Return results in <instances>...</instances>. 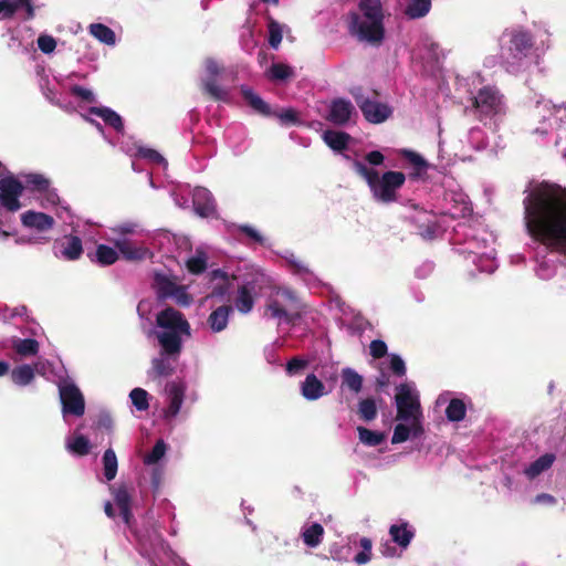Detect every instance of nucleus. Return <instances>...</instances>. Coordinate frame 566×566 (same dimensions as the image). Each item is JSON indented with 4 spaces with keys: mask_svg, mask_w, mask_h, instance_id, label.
Returning a JSON list of instances; mask_svg holds the SVG:
<instances>
[{
    "mask_svg": "<svg viewBox=\"0 0 566 566\" xmlns=\"http://www.w3.org/2000/svg\"><path fill=\"white\" fill-rule=\"evenodd\" d=\"M531 239L551 252L566 255V188L542 181L523 200Z\"/></svg>",
    "mask_w": 566,
    "mask_h": 566,
    "instance_id": "f257e3e1",
    "label": "nucleus"
},
{
    "mask_svg": "<svg viewBox=\"0 0 566 566\" xmlns=\"http://www.w3.org/2000/svg\"><path fill=\"white\" fill-rule=\"evenodd\" d=\"M156 324L164 329L156 334L163 352L169 356L178 355L182 348V335L189 336L191 329L185 315L169 306L156 315Z\"/></svg>",
    "mask_w": 566,
    "mask_h": 566,
    "instance_id": "f03ea898",
    "label": "nucleus"
},
{
    "mask_svg": "<svg viewBox=\"0 0 566 566\" xmlns=\"http://www.w3.org/2000/svg\"><path fill=\"white\" fill-rule=\"evenodd\" d=\"M354 170L363 177L374 197L382 202H392L397 199L396 191L401 188L406 181V176L401 171H386L380 177L374 168L367 167L359 160H354Z\"/></svg>",
    "mask_w": 566,
    "mask_h": 566,
    "instance_id": "7ed1b4c3",
    "label": "nucleus"
},
{
    "mask_svg": "<svg viewBox=\"0 0 566 566\" xmlns=\"http://www.w3.org/2000/svg\"><path fill=\"white\" fill-rule=\"evenodd\" d=\"M301 303L296 293L286 287H279L269 296L264 314L271 318L294 324L301 317Z\"/></svg>",
    "mask_w": 566,
    "mask_h": 566,
    "instance_id": "20e7f679",
    "label": "nucleus"
},
{
    "mask_svg": "<svg viewBox=\"0 0 566 566\" xmlns=\"http://www.w3.org/2000/svg\"><path fill=\"white\" fill-rule=\"evenodd\" d=\"M349 30L359 41L379 45L385 38L384 23L363 19L359 13L350 12Z\"/></svg>",
    "mask_w": 566,
    "mask_h": 566,
    "instance_id": "39448f33",
    "label": "nucleus"
},
{
    "mask_svg": "<svg viewBox=\"0 0 566 566\" xmlns=\"http://www.w3.org/2000/svg\"><path fill=\"white\" fill-rule=\"evenodd\" d=\"M350 94L367 122L371 124H380L391 116L392 111L387 104L365 97L361 87L350 90Z\"/></svg>",
    "mask_w": 566,
    "mask_h": 566,
    "instance_id": "423d86ee",
    "label": "nucleus"
},
{
    "mask_svg": "<svg viewBox=\"0 0 566 566\" xmlns=\"http://www.w3.org/2000/svg\"><path fill=\"white\" fill-rule=\"evenodd\" d=\"M533 45L534 41L531 33L525 31L512 32L507 55H502L503 63L506 65V70L511 71V66L514 67L518 65L520 62L527 56Z\"/></svg>",
    "mask_w": 566,
    "mask_h": 566,
    "instance_id": "0eeeda50",
    "label": "nucleus"
},
{
    "mask_svg": "<svg viewBox=\"0 0 566 566\" xmlns=\"http://www.w3.org/2000/svg\"><path fill=\"white\" fill-rule=\"evenodd\" d=\"M24 185L14 176L0 179V206L10 212L20 210V197L23 195Z\"/></svg>",
    "mask_w": 566,
    "mask_h": 566,
    "instance_id": "6e6552de",
    "label": "nucleus"
},
{
    "mask_svg": "<svg viewBox=\"0 0 566 566\" xmlns=\"http://www.w3.org/2000/svg\"><path fill=\"white\" fill-rule=\"evenodd\" d=\"M397 419L408 421L416 418L420 410V402L407 384H400L396 394Z\"/></svg>",
    "mask_w": 566,
    "mask_h": 566,
    "instance_id": "1a4fd4ad",
    "label": "nucleus"
},
{
    "mask_svg": "<svg viewBox=\"0 0 566 566\" xmlns=\"http://www.w3.org/2000/svg\"><path fill=\"white\" fill-rule=\"evenodd\" d=\"M60 399L64 413L81 417L85 412L84 397L74 384H66L60 387Z\"/></svg>",
    "mask_w": 566,
    "mask_h": 566,
    "instance_id": "9d476101",
    "label": "nucleus"
},
{
    "mask_svg": "<svg viewBox=\"0 0 566 566\" xmlns=\"http://www.w3.org/2000/svg\"><path fill=\"white\" fill-rule=\"evenodd\" d=\"M501 97L499 93L485 86L481 88L478 94L472 98V106L480 115L491 116L499 112Z\"/></svg>",
    "mask_w": 566,
    "mask_h": 566,
    "instance_id": "9b49d317",
    "label": "nucleus"
},
{
    "mask_svg": "<svg viewBox=\"0 0 566 566\" xmlns=\"http://www.w3.org/2000/svg\"><path fill=\"white\" fill-rule=\"evenodd\" d=\"M19 9L24 10V20L29 21L35 17V9L32 0H0V19L7 20L14 17Z\"/></svg>",
    "mask_w": 566,
    "mask_h": 566,
    "instance_id": "f8f14e48",
    "label": "nucleus"
},
{
    "mask_svg": "<svg viewBox=\"0 0 566 566\" xmlns=\"http://www.w3.org/2000/svg\"><path fill=\"white\" fill-rule=\"evenodd\" d=\"M59 255L67 261H76L83 254V243L80 237L69 234L55 242Z\"/></svg>",
    "mask_w": 566,
    "mask_h": 566,
    "instance_id": "ddd939ff",
    "label": "nucleus"
},
{
    "mask_svg": "<svg viewBox=\"0 0 566 566\" xmlns=\"http://www.w3.org/2000/svg\"><path fill=\"white\" fill-rule=\"evenodd\" d=\"M355 112L353 104L345 98L333 99L329 106L327 120L337 126L346 125Z\"/></svg>",
    "mask_w": 566,
    "mask_h": 566,
    "instance_id": "4468645a",
    "label": "nucleus"
},
{
    "mask_svg": "<svg viewBox=\"0 0 566 566\" xmlns=\"http://www.w3.org/2000/svg\"><path fill=\"white\" fill-rule=\"evenodd\" d=\"M192 206L200 217H209L216 211V202L211 192L203 187H197L192 192Z\"/></svg>",
    "mask_w": 566,
    "mask_h": 566,
    "instance_id": "2eb2a0df",
    "label": "nucleus"
},
{
    "mask_svg": "<svg viewBox=\"0 0 566 566\" xmlns=\"http://www.w3.org/2000/svg\"><path fill=\"white\" fill-rule=\"evenodd\" d=\"M169 405L165 410L166 418H174L178 415L185 398L186 387L181 381H170L166 385Z\"/></svg>",
    "mask_w": 566,
    "mask_h": 566,
    "instance_id": "dca6fc26",
    "label": "nucleus"
},
{
    "mask_svg": "<svg viewBox=\"0 0 566 566\" xmlns=\"http://www.w3.org/2000/svg\"><path fill=\"white\" fill-rule=\"evenodd\" d=\"M22 224L27 228H34L39 231H45L53 228L55 221L53 217L44 212L29 210L21 216Z\"/></svg>",
    "mask_w": 566,
    "mask_h": 566,
    "instance_id": "f3484780",
    "label": "nucleus"
},
{
    "mask_svg": "<svg viewBox=\"0 0 566 566\" xmlns=\"http://www.w3.org/2000/svg\"><path fill=\"white\" fill-rule=\"evenodd\" d=\"M254 291L255 286L251 282L239 286L234 305L240 313L248 314L252 311L254 306Z\"/></svg>",
    "mask_w": 566,
    "mask_h": 566,
    "instance_id": "a211bd4d",
    "label": "nucleus"
},
{
    "mask_svg": "<svg viewBox=\"0 0 566 566\" xmlns=\"http://www.w3.org/2000/svg\"><path fill=\"white\" fill-rule=\"evenodd\" d=\"M389 535L394 543L401 548H407L415 537V530L410 527L407 521H401L389 527Z\"/></svg>",
    "mask_w": 566,
    "mask_h": 566,
    "instance_id": "6ab92c4d",
    "label": "nucleus"
},
{
    "mask_svg": "<svg viewBox=\"0 0 566 566\" xmlns=\"http://www.w3.org/2000/svg\"><path fill=\"white\" fill-rule=\"evenodd\" d=\"M233 313V307L229 304L221 305L213 310L208 316L207 323L212 332L219 333L227 328L229 316Z\"/></svg>",
    "mask_w": 566,
    "mask_h": 566,
    "instance_id": "aec40b11",
    "label": "nucleus"
},
{
    "mask_svg": "<svg viewBox=\"0 0 566 566\" xmlns=\"http://www.w3.org/2000/svg\"><path fill=\"white\" fill-rule=\"evenodd\" d=\"M302 396L307 400H317L325 392L324 384L314 374H308L301 385Z\"/></svg>",
    "mask_w": 566,
    "mask_h": 566,
    "instance_id": "412c9836",
    "label": "nucleus"
},
{
    "mask_svg": "<svg viewBox=\"0 0 566 566\" xmlns=\"http://www.w3.org/2000/svg\"><path fill=\"white\" fill-rule=\"evenodd\" d=\"M87 258L102 266L114 264L118 260V253L114 248L106 244H97L94 252L88 251Z\"/></svg>",
    "mask_w": 566,
    "mask_h": 566,
    "instance_id": "4be33fe9",
    "label": "nucleus"
},
{
    "mask_svg": "<svg viewBox=\"0 0 566 566\" xmlns=\"http://www.w3.org/2000/svg\"><path fill=\"white\" fill-rule=\"evenodd\" d=\"M90 114L101 117L104 123L116 132L120 133L124 130V123L122 117L112 108L105 106H92L88 109Z\"/></svg>",
    "mask_w": 566,
    "mask_h": 566,
    "instance_id": "5701e85b",
    "label": "nucleus"
},
{
    "mask_svg": "<svg viewBox=\"0 0 566 566\" xmlns=\"http://www.w3.org/2000/svg\"><path fill=\"white\" fill-rule=\"evenodd\" d=\"M241 94L244 101L254 112L265 117L272 116V109L270 105L264 102L258 94H255L252 88L242 86Z\"/></svg>",
    "mask_w": 566,
    "mask_h": 566,
    "instance_id": "b1692460",
    "label": "nucleus"
},
{
    "mask_svg": "<svg viewBox=\"0 0 566 566\" xmlns=\"http://www.w3.org/2000/svg\"><path fill=\"white\" fill-rule=\"evenodd\" d=\"M358 9V13L363 19L384 23V13L380 0H360Z\"/></svg>",
    "mask_w": 566,
    "mask_h": 566,
    "instance_id": "393cba45",
    "label": "nucleus"
},
{
    "mask_svg": "<svg viewBox=\"0 0 566 566\" xmlns=\"http://www.w3.org/2000/svg\"><path fill=\"white\" fill-rule=\"evenodd\" d=\"M115 247L128 261H140L148 254V249L136 247L128 240H117Z\"/></svg>",
    "mask_w": 566,
    "mask_h": 566,
    "instance_id": "a878e982",
    "label": "nucleus"
},
{
    "mask_svg": "<svg viewBox=\"0 0 566 566\" xmlns=\"http://www.w3.org/2000/svg\"><path fill=\"white\" fill-rule=\"evenodd\" d=\"M324 142L335 151H343L348 147L350 135L345 132L328 129L324 132Z\"/></svg>",
    "mask_w": 566,
    "mask_h": 566,
    "instance_id": "bb28decb",
    "label": "nucleus"
},
{
    "mask_svg": "<svg viewBox=\"0 0 566 566\" xmlns=\"http://www.w3.org/2000/svg\"><path fill=\"white\" fill-rule=\"evenodd\" d=\"M324 534V527L319 523H312L303 528L301 537L306 546L314 548L322 543Z\"/></svg>",
    "mask_w": 566,
    "mask_h": 566,
    "instance_id": "cd10ccee",
    "label": "nucleus"
},
{
    "mask_svg": "<svg viewBox=\"0 0 566 566\" xmlns=\"http://www.w3.org/2000/svg\"><path fill=\"white\" fill-rule=\"evenodd\" d=\"M555 460L553 454L546 453L539 457L537 460L532 462L526 469L525 474L530 479H534L545 470L549 469Z\"/></svg>",
    "mask_w": 566,
    "mask_h": 566,
    "instance_id": "c85d7f7f",
    "label": "nucleus"
},
{
    "mask_svg": "<svg viewBox=\"0 0 566 566\" xmlns=\"http://www.w3.org/2000/svg\"><path fill=\"white\" fill-rule=\"evenodd\" d=\"M90 33L102 43L113 45L116 42L115 32L103 23H92L90 27Z\"/></svg>",
    "mask_w": 566,
    "mask_h": 566,
    "instance_id": "c756f323",
    "label": "nucleus"
},
{
    "mask_svg": "<svg viewBox=\"0 0 566 566\" xmlns=\"http://www.w3.org/2000/svg\"><path fill=\"white\" fill-rule=\"evenodd\" d=\"M25 186L31 191L42 192L49 190L51 186L50 179L42 174H27L23 176Z\"/></svg>",
    "mask_w": 566,
    "mask_h": 566,
    "instance_id": "7c9ffc66",
    "label": "nucleus"
},
{
    "mask_svg": "<svg viewBox=\"0 0 566 566\" xmlns=\"http://www.w3.org/2000/svg\"><path fill=\"white\" fill-rule=\"evenodd\" d=\"M363 377L354 369L347 367L342 370V385L358 394L363 388Z\"/></svg>",
    "mask_w": 566,
    "mask_h": 566,
    "instance_id": "2f4dec72",
    "label": "nucleus"
},
{
    "mask_svg": "<svg viewBox=\"0 0 566 566\" xmlns=\"http://www.w3.org/2000/svg\"><path fill=\"white\" fill-rule=\"evenodd\" d=\"M164 355L166 354L161 350L160 357H156L151 360L150 373L154 375V377H167L170 376L175 370L170 360L164 357Z\"/></svg>",
    "mask_w": 566,
    "mask_h": 566,
    "instance_id": "473e14b6",
    "label": "nucleus"
},
{
    "mask_svg": "<svg viewBox=\"0 0 566 566\" xmlns=\"http://www.w3.org/2000/svg\"><path fill=\"white\" fill-rule=\"evenodd\" d=\"M358 416L361 420L370 422L377 417V403L371 397L364 398L358 402Z\"/></svg>",
    "mask_w": 566,
    "mask_h": 566,
    "instance_id": "72a5a7b5",
    "label": "nucleus"
},
{
    "mask_svg": "<svg viewBox=\"0 0 566 566\" xmlns=\"http://www.w3.org/2000/svg\"><path fill=\"white\" fill-rule=\"evenodd\" d=\"M467 413L465 403L459 399L453 398L450 400L449 405L446 408V416L449 421L459 422L464 419Z\"/></svg>",
    "mask_w": 566,
    "mask_h": 566,
    "instance_id": "f704fd0d",
    "label": "nucleus"
},
{
    "mask_svg": "<svg viewBox=\"0 0 566 566\" xmlns=\"http://www.w3.org/2000/svg\"><path fill=\"white\" fill-rule=\"evenodd\" d=\"M11 379L15 385L25 386L34 379V369L30 365H21L11 371Z\"/></svg>",
    "mask_w": 566,
    "mask_h": 566,
    "instance_id": "c9c22d12",
    "label": "nucleus"
},
{
    "mask_svg": "<svg viewBox=\"0 0 566 566\" xmlns=\"http://www.w3.org/2000/svg\"><path fill=\"white\" fill-rule=\"evenodd\" d=\"M401 155L412 165L413 172L410 174L411 178H417L423 174L428 167L427 161L417 153L403 149Z\"/></svg>",
    "mask_w": 566,
    "mask_h": 566,
    "instance_id": "e433bc0d",
    "label": "nucleus"
},
{
    "mask_svg": "<svg viewBox=\"0 0 566 566\" xmlns=\"http://www.w3.org/2000/svg\"><path fill=\"white\" fill-rule=\"evenodd\" d=\"M271 81H286L294 76L293 69L284 63H273L266 72Z\"/></svg>",
    "mask_w": 566,
    "mask_h": 566,
    "instance_id": "4c0bfd02",
    "label": "nucleus"
},
{
    "mask_svg": "<svg viewBox=\"0 0 566 566\" xmlns=\"http://www.w3.org/2000/svg\"><path fill=\"white\" fill-rule=\"evenodd\" d=\"M431 9V0H410L406 8V14L410 19L424 17Z\"/></svg>",
    "mask_w": 566,
    "mask_h": 566,
    "instance_id": "58836bf2",
    "label": "nucleus"
},
{
    "mask_svg": "<svg viewBox=\"0 0 566 566\" xmlns=\"http://www.w3.org/2000/svg\"><path fill=\"white\" fill-rule=\"evenodd\" d=\"M104 475L107 481L115 479L117 474V458L113 449H107L103 454Z\"/></svg>",
    "mask_w": 566,
    "mask_h": 566,
    "instance_id": "ea45409f",
    "label": "nucleus"
},
{
    "mask_svg": "<svg viewBox=\"0 0 566 566\" xmlns=\"http://www.w3.org/2000/svg\"><path fill=\"white\" fill-rule=\"evenodd\" d=\"M358 437L360 442L368 447H377L385 440V433L373 431L365 427H358Z\"/></svg>",
    "mask_w": 566,
    "mask_h": 566,
    "instance_id": "a19ab883",
    "label": "nucleus"
},
{
    "mask_svg": "<svg viewBox=\"0 0 566 566\" xmlns=\"http://www.w3.org/2000/svg\"><path fill=\"white\" fill-rule=\"evenodd\" d=\"M186 268L191 274L195 275L203 273L207 269L206 254L201 251H197L196 255L187 260Z\"/></svg>",
    "mask_w": 566,
    "mask_h": 566,
    "instance_id": "79ce46f5",
    "label": "nucleus"
},
{
    "mask_svg": "<svg viewBox=\"0 0 566 566\" xmlns=\"http://www.w3.org/2000/svg\"><path fill=\"white\" fill-rule=\"evenodd\" d=\"M203 91L214 101H227L228 98V92L217 84L216 78L203 81Z\"/></svg>",
    "mask_w": 566,
    "mask_h": 566,
    "instance_id": "37998d69",
    "label": "nucleus"
},
{
    "mask_svg": "<svg viewBox=\"0 0 566 566\" xmlns=\"http://www.w3.org/2000/svg\"><path fill=\"white\" fill-rule=\"evenodd\" d=\"M269 44L273 49H277L283 39V31L281 24L273 18L269 19Z\"/></svg>",
    "mask_w": 566,
    "mask_h": 566,
    "instance_id": "c03bdc74",
    "label": "nucleus"
},
{
    "mask_svg": "<svg viewBox=\"0 0 566 566\" xmlns=\"http://www.w3.org/2000/svg\"><path fill=\"white\" fill-rule=\"evenodd\" d=\"M67 448L73 453L81 457L88 454L91 451L90 440L83 434L74 437V439L69 442Z\"/></svg>",
    "mask_w": 566,
    "mask_h": 566,
    "instance_id": "a18cd8bd",
    "label": "nucleus"
},
{
    "mask_svg": "<svg viewBox=\"0 0 566 566\" xmlns=\"http://www.w3.org/2000/svg\"><path fill=\"white\" fill-rule=\"evenodd\" d=\"M129 398L137 410L145 411L149 408L148 392L145 389L134 388L129 394Z\"/></svg>",
    "mask_w": 566,
    "mask_h": 566,
    "instance_id": "49530a36",
    "label": "nucleus"
},
{
    "mask_svg": "<svg viewBox=\"0 0 566 566\" xmlns=\"http://www.w3.org/2000/svg\"><path fill=\"white\" fill-rule=\"evenodd\" d=\"M15 350L21 356L36 355L39 352V343L34 338L20 339L15 345Z\"/></svg>",
    "mask_w": 566,
    "mask_h": 566,
    "instance_id": "de8ad7c7",
    "label": "nucleus"
},
{
    "mask_svg": "<svg viewBox=\"0 0 566 566\" xmlns=\"http://www.w3.org/2000/svg\"><path fill=\"white\" fill-rule=\"evenodd\" d=\"M165 452L166 443L164 440H158L151 451L145 455L144 463L148 465L156 464L165 455Z\"/></svg>",
    "mask_w": 566,
    "mask_h": 566,
    "instance_id": "09e8293b",
    "label": "nucleus"
},
{
    "mask_svg": "<svg viewBox=\"0 0 566 566\" xmlns=\"http://www.w3.org/2000/svg\"><path fill=\"white\" fill-rule=\"evenodd\" d=\"M114 501L118 509L132 505V495L127 486L122 484L113 491Z\"/></svg>",
    "mask_w": 566,
    "mask_h": 566,
    "instance_id": "8fccbe9b",
    "label": "nucleus"
},
{
    "mask_svg": "<svg viewBox=\"0 0 566 566\" xmlns=\"http://www.w3.org/2000/svg\"><path fill=\"white\" fill-rule=\"evenodd\" d=\"M272 116L279 118V120L282 125H296L300 123L298 114L292 107L285 108L281 112L272 111Z\"/></svg>",
    "mask_w": 566,
    "mask_h": 566,
    "instance_id": "3c124183",
    "label": "nucleus"
},
{
    "mask_svg": "<svg viewBox=\"0 0 566 566\" xmlns=\"http://www.w3.org/2000/svg\"><path fill=\"white\" fill-rule=\"evenodd\" d=\"M308 366V360L301 357H293L286 363L285 371L289 376L301 374Z\"/></svg>",
    "mask_w": 566,
    "mask_h": 566,
    "instance_id": "603ef678",
    "label": "nucleus"
},
{
    "mask_svg": "<svg viewBox=\"0 0 566 566\" xmlns=\"http://www.w3.org/2000/svg\"><path fill=\"white\" fill-rule=\"evenodd\" d=\"M157 282L159 284V290L165 296L176 295L179 291H181V286H178L171 280L161 276L157 277Z\"/></svg>",
    "mask_w": 566,
    "mask_h": 566,
    "instance_id": "864d4df0",
    "label": "nucleus"
},
{
    "mask_svg": "<svg viewBox=\"0 0 566 566\" xmlns=\"http://www.w3.org/2000/svg\"><path fill=\"white\" fill-rule=\"evenodd\" d=\"M38 48L45 54L52 53L56 48V41L52 35L41 34L38 40Z\"/></svg>",
    "mask_w": 566,
    "mask_h": 566,
    "instance_id": "5fc2aeb1",
    "label": "nucleus"
},
{
    "mask_svg": "<svg viewBox=\"0 0 566 566\" xmlns=\"http://www.w3.org/2000/svg\"><path fill=\"white\" fill-rule=\"evenodd\" d=\"M410 434H411V429L408 426H406L403 423H398L394 429L391 442L392 443L405 442L409 439Z\"/></svg>",
    "mask_w": 566,
    "mask_h": 566,
    "instance_id": "6e6d98bb",
    "label": "nucleus"
},
{
    "mask_svg": "<svg viewBox=\"0 0 566 566\" xmlns=\"http://www.w3.org/2000/svg\"><path fill=\"white\" fill-rule=\"evenodd\" d=\"M137 155L142 158L148 159L155 164L166 163L165 158L155 149L148 147H139Z\"/></svg>",
    "mask_w": 566,
    "mask_h": 566,
    "instance_id": "4d7b16f0",
    "label": "nucleus"
},
{
    "mask_svg": "<svg viewBox=\"0 0 566 566\" xmlns=\"http://www.w3.org/2000/svg\"><path fill=\"white\" fill-rule=\"evenodd\" d=\"M369 353L373 358L379 359L387 355V345L381 339L371 340L369 345Z\"/></svg>",
    "mask_w": 566,
    "mask_h": 566,
    "instance_id": "13d9d810",
    "label": "nucleus"
},
{
    "mask_svg": "<svg viewBox=\"0 0 566 566\" xmlns=\"http://www.w3.org/2000/svg\"><path fill=\"white\" fill-rule=\"evenodd\" d=\"M389 367H390V370L392 371V374H395L396 376L402 377L406 375L407 369H406L405 361L397 354L390 355V366Z\"/></svg>",
    "mask_w": 566,
    "mask_h": 566,
    "instance_id": "bf43d9fd",
    "label": "nucleus"
},
{
    "mask_svg": "<svg viewBox=\"0 0 566 566\" xmlns=\"http://www.w3.org/2000/svg\"><path fill=\"white\" fill-rule=\"evenodd\" d=\"M71 93L72 95L85 101V102H88V103H93L95 102V96L93 94V92L88 88H85L83 86H80V85H74L72 88H71Z\"/></svg>",
    "mask_w": 566,
    "mask_h": 566,
    "instance_id": "052dcab7",
    "label": "nucleus"
},
{
    "mask_svg": "<svg viewBox=\"0 0 566 566\" xmlns=\"http://www.w3.org/2000/svg\"><path fill=\"white\" fill-rule=\"evenodd\" d=\"M239 231L243 234H245L249 239H251L253 242L263 245L264 244V238L251 226L243 224L239 227Z\"/></svg>",
    "mask_w": 566,
    "mask_h": 566,
    "instance_id": "680f3d73",
    "label": "nucleus"
},
{
    "mask_svg": "<svg viewBox=\"0 0 566 566\" xmlns=\"http://www.w3.org/2000/svg\"><path fill=\"white\" fill-rule=\"evenodd\" d=\"M348 551V547L338 545L337 543L329 546V555L334 560L343 562L347 560L346 552Z\"/></svg>",
    "mask_w": 566,
    "mask_h": 566,
    "instance_id": "e2e57ef3",
    "label": "nucleus"
},
{
    "mask_svg": "<svg viewBox=\"0 0 566 566\" xmlns=\"http://www.w3.org/2000/svg\"><path fill=\"white\" fill-rule=\"evenodd\" d=\"M437 231V226L433 220H427L424 223L419 226V234L423 238H432Z\"/></svg>",
    "mask_w": 566,
    "mask_h": 566,
    "instance_id": "0e129e2a",
    "label": "nucleus"
},
{
    "mask_svg": "<svg viewBox=\"0 0 566 566\" xmlns=\"http://www.w3.org/2000/svg\"><path fill=\"white\" fill-rule=\"evenodd\" d=\"M120 517L123 518L124 523L127 525V527L133 531L134 530V515L132 513V505L127 507L119 509Z\"/></svg>",
    "mask_w": 566,
    "mask_h": 566,
    "instance_id": "69168bd1",
    "label": "nucleus"
},
{
    "mask_svg": "<svg viewBox=\"0 0 566 566\" xmlns=\"http://www.w3.org/2000/svg\"><path fill=\"white\" fill-rule=\"evenodd\" d=\"M365 159L373 166H380L385 160V156L379 150H373L365 156Z\"/></svg>",
    "mask_w": 566,
    "mask_h": 566,
    "instance_id": "338daca9",
    "label": "nucleus"
},
{
    "mask_svg": "<svg viewBox=\"0 0 566 566\" xmlns=\"http://www.w3.org/2000/svg\"><path fill=\"white\" fill-rule=\"evenodd\" d=\"M206 70L207 73L211 76L210 78H214L221 71L219 64L212 59H208L206 61Z\"/></svg>",
    "mask_w": 566,
    "mask_h": 566,
    "instance_id": "774afa93",
    "label": "nucleus"
}]
</instances>
